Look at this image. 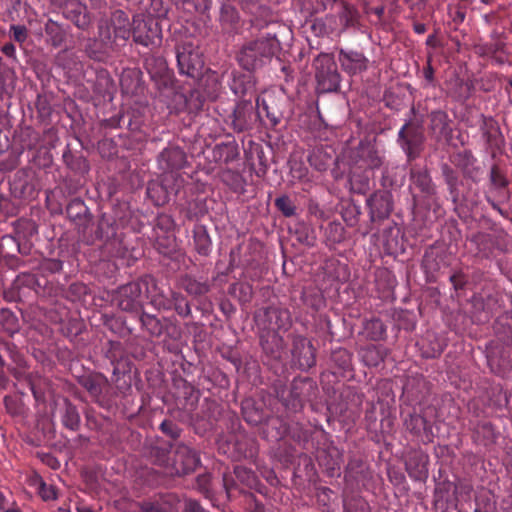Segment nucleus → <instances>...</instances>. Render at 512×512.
<instances>
[{
  "mask_svg": "<svg viewBox=\"0 0 512 512\" xmlns=\"http://www.w3.org/2000/svg\"><path fill=\"white\" fill-rule=\"evenodd\" d=\"M280 41L276 34L268 33L245 44L238 54V62L241 67L251 72L262 68L271 62L272 58L280 51Z\"/></svg>",
  "mask_w": 512,
  "mask_h": 512,
  "instance_id": "1",
  "label": "nucleus"
},
{
  "mask_svg": "<svg viewBox=\"0 0 512 512\" xmlns=\"http://www.w3.org/2000/svg\"><path fill=\"white\" fill-rule=\"evenodd\" d=\"M157 289V281L145 275L136 281L118 287L112 294V303L125 312H138L143 308L144 298Z\"/></svg>",
  "mask_w": 512,
  "mask_h": 512,
  "instance_id": "2",
  "label": "nucleus"
},
{
  "mask_svg": "<svg viewBox=\"0 0 512 512\" xmlns=\"http://www.w3.org/2000/svg\"><path fill=\"white\" fill-rule=\"evenodd\" d=\"M131 36L135 44L153 49L161 45L162 29L152 16L136 14L132 18Z\"/></svg>",
  "mask_w": 512,
  "mask_h": 512,
  "instance_id": "3",
  "label": "nucleus"
},
{
  "mask_svg": "<svg viewBox=\"0 0 512 512\" xmlns=\"http://www.w3.org/2000/svg\"><path fill=\"white\" fill-rule=\"evenodd\" d=\"M314 388V383L308 378L294 379L290 388H277L276 395L289 413H296L302 410Z\"/></svg>",
  "mask_w": 512,
  "mask_h": 512,
  "instance_id": "4",
  "label": "nucleus"
},
{
  "mask_svg": "<svg viewBox=\"0 0 512 512\" xmlns=\"http://www.w3.org/2000/svg\"><path fill=\"white\" fill-rule=\"evenodd\" d=\"M176 58L179 73L198 79L204 69V60L199 48L190 40L176 45Z\"/></svg>",
  "mask_w": 512,
  "mask_h": 512,
  "instance_id": "5",
  "label": "nucleus"
},
{
  "mask_svg": "<svg viewBox=\"0 0 512 512\" xmlns=\"http://www.w3.org/2000/svg\"><path fill=\"white\" fill-rule=\"evenodd\" d=\"M317 90L321 93L335 92L340 87V75L333 57L320 54L314 60Z\"/></svg>",
  "mask_w": 512,
  "mask_h": 512,
  "instance_id": "6",
  "label": "nucleus"
},
{
  "mask_svg": "<svg viewBox=\"0 0 512 512\" xmlns=\"http://www.w3.org/2000/svg\"><path fill=\"white\" fill-rule=\"evenodd\" d=\"M78 383L100 407H110L111 385L104 374L99 372L84 374L78 378Z\"/></svg>",
  "mask_w": 512,
  "mask_h": 512,
  "instance_id": "7",
  "label": "nucleus"
},
{
  "mask_svg": "<svg viewBox=\"0 0 512 512\" xmlns=\"http://www.w3.org/2000/svg\"><path fill=\"white\" fill-rule=\"evenodd\" d=\"M397 141L406 154L407 161H414L424 148L425 136L422 127L411 121L406 122L398 132Z\"/></svg>",
  "mask_w": 512,
  "mask_h": 512,
  "instance_id": "8",
  "label": "nucleus"
},
{
  "mask_svg": "<svg viewBox=\"0 0 512 512\" xmlns=\"http://www.w3.org/2000/svg\"><path fill=\"white\" fill-rule=\"evenodd\" d=\"M111 26L113 28L114 33V40H122L123 42H126L132 33V23H130L128 14L123 10H115L111 14ZM100 29V37L102 38V41L104 42L105 48L104 53H107L109 50L114 51L115 47V41L111 40V33L109 29L107 28L105 31L102 27Z\"/></svg>",
  "mask_w": 512,
  "mask_h": 512,
  "instance_id": "9",
  "label": "nucleus"
},
{
  "mask_svg": "<svg viewBox=\"0 0 512 512\" xmlns=\"http://www.w3.org/2000/svg\"><path fill=\"white\" fill-rule=\"evenodd\" d=\"M201 464L200 456L191 447L180 443L176 446L169 469L170 476H184L193 473Z\"/></svg>",
  "mask_w": 512,
  "mask_h": 512,
  "instance_id": "10",
  "label": "nucleus"
},
{
  "mask_svg": "<svg viewBox=\"0 0 512 512\" xmlns=\"http://www.w3.org/2000/svg\"><path fill=\"white\" fill-rule=\"evenodd\" d=\"M351 162L374 173L385 163V152L371 142L361 141L352 152Z\"/></svg>",
  "mask_w": 512,
  "mask_h": 512,
  "instance_id": "11",
  "label": "nucleus"
},
{
  "mask_svg": "<svg viewBox=\"0 0 512 512\" xmlns=\"http://www.w3.org/2000/svg\"><path fill=\"white\" fill-rule=\"evenodd\" d=\"M259 112L251 101H240L231 115V126L235 132H244L254 128L259 120Z\"/></svg>",
  "mask_w": 512,
  "mask_h": 512,
  "instance_id": "12",
  "label": "nucleus"
},
{
  "mask_svg": "<svg viewBox=\"0 0 512 512\" xmlns=\"http://www.w3.org/2000/svg\"><path fill=\"white\" fill-rule=\"evenodd\" d=\"M183 180L175 178L172 180L168 175H164L162 182L150 181L147 185L146 193L155 206H163L169 201L171 193L177 194Z\"/></svg>",
  "mask_w": 512,
  "mask_h": 512,
  "instance_id": "13",
  "label": "nucleus"
},
{
  "mask_svg": "<svg viewBox=\"0 0 512 512\" xmlns=\"http://www.w3.org/2000/svg\"><path fill=\"white\" fill-rule=\"evenodd\" d=\"M291 354L292 361L301 370H308L316 363L315 348L304 336L293 337Z\"/></svg>",
  "mask_w": 512,
  "mask_h": 512,
  "instance_id": "14",
  "label": "nucleus"
},
{
  "mask_svg": "<svg viewBox=\"0 0 512 512\" xmlns=\"http://www.w3.org/2000/svg\"><path fill=\"white\" fill-rule=\"evenodd\" d=\"M158 161L160 168L164 171V175H168L172 180H175V178L183 180L178 171L185 166L187 159L185 152L181 148L168 147L164 149L160 153Z\"/></svg>",
  "mask_w": 512,
  "mask_h": 512,
  "instance_id": "15",
  "label": "nucleus"
},
{
  "mask_svg": "<svg viewBox=\"0 0 512 512\" xmlns=\"http://www.w3.org/2000/svg\"><path fill=\"white\" fill-rule=\"evenodd\" d=\"M369 215L372 222L387 219L393 210V196L390 192L379 190L367 199Z\"/></svg>",
  "mask_w": 512,
  "mask_h": 512,
  "instance_id": "16",
  "label": "nucleus"
},
{
  "mask_svg": "<svg viewBox=\"0 0 512 512\" xmlns=\"http://www.w3.org/2000/svg\"><path fill=\"white\" fill-rule=\"evenodd\" d=\"M144 67L158 88H167L172 85V74L163 57L154 55L147 57Z\"/></svg>",
  "mask_w": 512,
  "mask_h": 512,
  "instance_id": "17",
  "label": "nucleus"
},
{
  "mask_svg": "<svg viewBox=\"0 0 512 512\" xmlns=\"http://www.w3.org/2000/svg\"><path fill=\"white\" fill-rule=\"evenodd\" d=\"M62 15L80 30H87L92 21L88 7L79 0L66 1L62 6Z\"/></svg>",
  "mask_w": 512,
  "mask_h": 512,
  "instance_id": "18",
  "label": "nucleus"
},
{
  "mask_svg": "<svg viewBox=\"0 0 512 512\" xmlns=\"http://www.w3.org/2000/svg\"><path fill=\"white\" fill-rule=\"evenodd\" d=\"M410 189H418L425 198H430L436 193V186L432 181L426 167L414 165L410 169Z\"/></svg>",
  "mask_w": 512,
  "mask_h": 512,
  "instance_id": "19",
  "label": "nucleus"
},
{
  "mask_svg": "<svg viewBox=\"0 0 512 512\" xmlns=\"http://www.w3.org/2000/svg\"><path fill=\"white\" fill-rule=\"evenodd\" d=\"M429 457L421 451L409 454L405 467L408 475L416 481H425L428 477Z\"/></svg>",
  "mask_w": 512,
  "mask_h": 512,
  "instance_id": "20",
  "label": "nucleus"
},
{
  "mask_svg": "<svg viewBox=\"0 0 512 512\" xmlns=\"http://www.w3.org/2000/svg\"><path fill=\"white\" fill-rule=\"evenodd\" d=\"M82 234V238L87 244H94L96 240L107 243L116 238L117 227L114 221L104 214L98 220L94 235L87 236L85 230Z\"/></svg>",
  "mask_w": 512,
  "mask_h": 512,
  "instance_id": "21",
  "label": "nucleus"
},
{
  "mask_svg": "<svg viewBox=\"0 0 512 512\" xmlns=\"http://www.w3.org/2000/svg\"><path fill=\"white\" fill-rule=\"evenodd\" d=\"M268 327L272 330L287 331L292 325L289 309L280 306H269L264 310Z\"/></svg>",
  "mask_w": 512,
  "mask_h": 512,
  "instance_id": "22",
  "label": "nucleus"
},
{
  "mask_svg": "<svg viewBox=\"0 0 512 512\" xmlns=\"http://www.w3.org/2000/svg\"><path fill=\"white\" fill-rule=\"evenodd\" d=\"M374 178V173L370 169L361 168L351 162L349 183L350 188L354 193L365 194L370 190V183Z\"/></svg>",
  "mask_w": 512,
  "mask_h": 512,
  "instance_id": "23",
  "label": "nucleus"
},
{
  "mask_svg": "<svg viewBox=\"0 0 512 512\" xmlns=\"http://www.w3.org/2000/svg\"><path fill=\"white\" fill-rule=\"evenodd\" d=\"M429 129L437 139H448L451 137V120L446 111L434 110L429 114Z\"/></svg>",
  "mask_w": 512,
  "mask_h": 512,
  "instance_id": "24",
  "label": "nucleus"
},
{
  "mask_svg": "<svg viewBox=\"0 0 512 512\" xmlns=\"http://www.w3.org/2000/svg\"><path fill=\"white\" fill-rule=\"evenodd\" d=\"M66 213L69 219L79 226V231L82 233L92 220L88 207L80 198H74L68 203Z\"/></svg>",
  "mask_w": 512,
  "mask_h": 512,
  "instance_id": "25",
  "label": "nucleus"
},
{
  "mask_svg": "<svg viewBox=\"0 0 512 512\" xmlns=\"http://www.w3.org/2000/svg\"><path fill=\"white\" fill-rule=\"evenodd\" d=\"M339 62L343 70L349 74L355 75L367 70L368 59L363 53L357 51H344L339 53Z\"/></svg>",
  "mask_w": 512,
  "mask_h": 512,
  "instance_id": "26",
  "label": "nucleus"
},
{
  "mask_svg": "<svg viewBox=\"0 0 512 512\" xmlns=\"http://www.w3.org/2000/svg\"><path fill=\"white\" fill-rule=\"evenodd\" d=\"M404 426L413 435H423L425 442H431L433 439L432 426L420 414L415 412L407 414L404 418Z\"/></svg>",
  "mask_w": 512,
  "mask_h": 512,
  "instance_id": "27",
  "label": "nucleus"
},
{
  "mask_svg": "<svg viewBox=\"0 0 512 512\" xmlns=\"http://www.w3.org/2000/svg\"><path fill=\"white\" fill-rule=\"evenodd\" d=\"M239 157V146L235 140L216 144L211 151V159L219 165L230 164Z\"/></svg>",
  "mask_w": 512,
  "mask_h": 512,
  "instance_id": "28",
  "label": "nucleus"
},
{
  "mask_svg": "<svg viewBox=\"0 0 512 512\" xmlns=\"http://www.w3.org/2000/svg\"><path fill=\"white\" fill-rule=\"evenodd\" d=\"M472 242L476 245L477 254L483 258L494 256L495 250H503L498 238L492 234L478 233L473 236Z\"/></svg>",
  "mask_w": 512,
  "mask_h": 512,
  "instance_id": "29",
  "label": "nucleus"
},
{
  "mask_svg": "<svg viewBox=\"0 0 512 512\" xmlns=\"http://www.w3.org/2000/svg\"><path fill=\"white\" fill-rule=\"evenodd\" d=\"M387 354V349L381 345L369 344L359 350L361 361L368 367L378 366L384 361Z\"/></svg>",
  "mask_w": 512,
  "mask_h": 512,
  "instance_id": "30",
  "label": "nucleus"
},
{
  "mask_svg": "<svg viewBox=\"0 0 512 512\" xmlns=\"http://www.w3.org/2000/svg\"><path fill=\"white\" fill-rule=\"evenodd\" d=\"M13 288L18 292V296L21 297L26 296L31 291L38 294L42 285L39 283L36 275L31 273H22L18 275L13 282Z\"/></svg>",
  "mask_w": 512,
  "mask_h": 512,
  "instance_id": "31",
  "label": "nucleus"
},
{
  "mask_svg": "<svg viewBox=\"0 0 512 512\" xmlns=\"http://www.w3.org/2000/svg\"><path fill=\"white\" fill-rule=\"evenodd\" d=\"M47 42L54 48L62 46L67 37V29L60 23L48 19L44 25Z\"/></svg>",
  "mask_w": 512,
  "mask_h": 512,
  "instance_id": "32",
  "label": "nucleus"
},
{
  "mask_svg": "<svg viewBox=\"0 0 512 512\" xmlns=\"http://www.w3.org/2000/svg\"><path fill=\"white\" fill-rule=\"evenodd\" d=\"M193 242L198 254L208 256L211 252L212 241L204 225H195L193 228Z\"/></svg>",
  "mask_w": 512,
  "mask_h": 512,
  "instance_id": "33",
  "label": "nucleus"
},
{
  "mask_svg": "<svg viewBox=\"0 0 512 512\" xmlns=\"http://www.w3.org/2000/svg\"><path fill=\"white\" fill-rule=\"evenodd\" d=\"M230 88L237 96H245L254 89L253 76L250 73H232Z\"/></svg>",
  "mask_w": 512,
  "mask_h": 512,
  "instance_id": "34",
  "label": "nucleus"
},
{
  "mask_svg": "<svg viewBox=\"0 0 512 512\" xmlns=\"http://www.w3.org/2000/svg\"><path fill=\"white\" fill-rule=\"evenodd\" d=\"M61 422L65 428L71 431H77L80 428L81 418L78 409L67 399L61 413Z\"/></svg>",
  "mask_w": 512,
  "mask_h": 512,
  "instance_id": "35",
  "label": "nucleus"
},
{
  "mask_svg": "<svg viewBox=\"0 0 512 512\" xmlns=\"http://www.w3.org/2000/svg\"><path fill=\"white\" fill-rule=\"evenodd\" d=\"M482 123L480 130L485 141L490 146H498V136L500 135V129L497 122L492 117L481 115Z\"/></svg>",
  "mask_w": 512,
  "mask_h": 512,
  "instance_id": "36",
  "label": "nucleus"
},
{
  "mask_svg": "<svg viewBox=\"0 0 512 512\" xmlns=\"http://www.w3.org/2000/svg\"><path fill=\"white\" fill-rule=\"evenodd\" d=\"M178 397L185 400L183 405L185 410H193L199 400L198 390L186 380H180Z\"/></svg>",
  "mask_w": 512,
  "mask_h": 512,
  "instance_id": "37",
  "label": "nucleus"
},
{
  "mask_svg": "<svg viewBox=\"0 0 512 512\" xmlns=\"http://www.w3.org/2000/svg\"><path fill=\"white\" fill-rule=\"evenodd\" d=\"M242 415L244 420L253 426H256L265 418L264 412L255 406V402L252 399H246L242 402Z\"/></svg>",
  "mask_w": 512,
  "mask_h": 512,
  "instance_id": "38",
  "label": "nucleus"
},
{
  "mask_svg": "<svg viewBox=\"0 0 512 512\" xmlns=\"http://www.w3.org/2000/svg\"><path fill=\"white\" fill-rule=\"evenodd\" d=\"M181 287L192 296H202L210 290L208 282L199 281L190 275L181 278Z\"/></svg>",
  "mask_w": 512,
  "mask_h": 512,
  "instance_id": "39",
  "label": "nucleus"
},
{
  "mask_svg": "<svg viewBox=\"0 0 512 512\" xmlns=\"http://www.w3.org/2000/svg\"><path fill=\"white\" fill-rule=\"evenodd\" d=\"M141 326L151 337H160L164 332L162 321L155 315L142 312L140 315Z\"/></svg>",
  "mask_w": 512,
  "mask_h": 512,
  "instance_id": "40",
  "label": "nucleus"
},
{
  "mask_svg": "<svg viewBox=\"0 0 512 512\" xmlns=\"http://www.w3.org/2000/svg\"><path fill=\"white\" fill-rule=\"evenodd\" d=\"M444 181L448 187L449 194L453 203H457L459 199L458 175L456 171L448 164H444L441 168Z\"/></svg>",
  "mask_w": 512,
  "mask_h": 512,
  "instance_id": "41",
  "label": "nucleus"
},
{
  "mask_svg": "<svg viewBox=\"0 0 512 512\" xmlns=\"http://www.w3.org/2000/svg\"><path fill=\"white\" fill-rule=\"evenodd\" d=\"M181 213L189 221L198 220L206 213L205 204L202 200L194 199L188 201L185 206L181 208Z\"/></svg>",
  "mask_w": 512,
  "mask_h": 512,
  "instance_id": "42",
  "label": "nucleus"
},
{
  "mask_svg": "<svg viewBox=\"0 0 512 512\" xmlns=\"http://www.w3.org/2000/svg\"><path fill=\"white\" fill-rule=\"evenodd\" d=\"M231 296L238 298L240 303H249L253 298V287L247 282L234 283L229 288Z\"/></svg>",
  "mask_w": 512,
  "mask_h": 512,
  "instance_id": "43",
  "label": "nucleus"
},
{
  "mask_svg": "<svg viewBox=\"0 0 512 512\" xmlns=\"http://www.w3.org/2000/svg\"><path fill=\"white\" fill-rule=\"evenodd\" d=\"M169 449L161 446H151L149 450V456L154 464L162 466L166 469V473L169 475V469L171 463H169Z\"/></svg>",
  "mask_w": 512,
  "mask_h": 512,
  "instance_id": "44",
  "label": "nucleus"
},
{
  "mask_svg": "<svg viewBox=\"0 0 512 512\" xmlns=\"http://www.w3.org/2000/svg\"><path fill=\"white\" fill-rule=\"evenodd\" d=\"M152 290V293L149 295H146V298L150 299V303L153 307H155L158 310H171L172 309V302L173 297L172 294L170 297H167L164 295L162 291L157 287L156 290Z\"/></svg>",
  "mask_w": 512,
  "mask_h": 512,
  "instance_id": "45",
  "label": "nucleus"
},
{
  "mask_svg": "<svg viewBox=\"0 0 512 512\" xmlns=\"http://www.w3.org/2000/svg\"><path fill=\"white\" fill-rule=\"evenodd\" d=\"M269 340H262L261 345L265 353L270 354L272 358L278 359L281 357L283 339L277 333H273Z\"/></svg>",
  "mask_w": 512,
  "mask_h": 512,
  "instance_id": "46",
  "label": "nucleus"
},
{
  "mask_svg": "<svg viewBox=\"0 0 512 512\" xmlns=\"http://www.w3.org/2000/svg\"><path fill=\"white\" fill-rule=\"evenodd\" d=\"M0 323L3 330L13 335L19 330V322L17 316L9 309H1Z\"/></svg>",
  "mask_w": 512,
  "mask_h": 512,
  "instance_id": "47",
  "label": "nucleus"
},
{
  "mask_svg": "<svg viewBox=\"0 0 512 512\" xmlns=\"http://www.w3.org/2000/svg\"><path fill=\"white\" fill-rule=\"evenodd\" d=\"M234 474L236 479L248 488H255L258 483L256 474L244 466H236Z\"/></svg>",
  "mask_w": 512,
  "mask_h": 512,
  "instance_id": "48",
  "label": "nucleus"
},
{
  "mask_svg": "<svg viewBox=\"0 0 512 512\" xmlns=\"http://www.w3.org/2000/svg\"><path fill=\"white\" fill-rule=\"evenodd\" d=\"M331 360L340 370L347 371L351 368L352 355L348 350L339 348L333 351Z\"/></svg>",
  "mask_w": 512,
  "mask_h": 512,
  "instance_id": "49",
  "label": "nucleus"
},
{
  "mask_svg": "<svg viewBox=\"0 0 512 512\" xmlns=\"http://www.w3.org/2000/svg\"><path fill=\"white\" fill-rule=\"evenodd\" d=\"M179 97L183 100L184 107L190 112H197L203 108L204 98L199 91L194 90L188 96L181 94Z\"/></svg>",
  "mask_w": 512,
  "mask_h": 512,
  "instance_id": "50",
  "label": "nucleus"
},
{
  "mask_svg": "<svg viewBox=\"0 0 512 512\" xmlns=\"http://www.w3.org/2000/svg\"><path fill=\"white\" fill-rule=\"evenodd\" d=\"M340 21L345 28L355 27L359 21V13L357 9L347 3H344L340 13Z\"/></svg>",
  "mask_w": 512,
  "mask_h": 512,
  "instance_id": "51",
  "label": "nucleus"
},
{
  "mask_svg": "<svg viewBox=\"0 0 512 512\" xmlns=\"http://www.w3.org/2000/svg\"><path fill=\"white\" fill-rule=\"evenodd\" d=\"M219 20L223 27H232L238 21V12L232 5L224 3L220 9Z\"/></svg>",
  "mask_w": 512,
  "mask_h": 512,
  "instance_id": "52",
  "label": "nucleus"
},
{
  "mask_svg": "<svg viewBox=\"0 0 512 512\" xmlns=\"http://www.w3.org/2000/svg\"><path fill=\"white\" fill-rule=\"evenodd\" d=\"M172 297V308L177 312V314L184 318L189 317L191 315V307L184 295L179 292L172 291Z\"/></svg>",
  "mask_w": 512,
  "mask_h": 512,
  "instance_id": "53",
  "label": "nucleus"
},
{
  "mask_svg": "<svg viewBox=\"0 0 512 512\" xmlns=\"http://www.w3.org/2000/svg\"><path fill=\"white\" fill-rule=\"evenodd\" d=\"M275 207L285 217H292L296 214L297 207L294 201L287 195L277 197L274 201Z\"/></svg>",
  "mask_w": 512,
  "mask_h": 512,
  "instance_id": "54",
  "label": "nucleus"
},
{
  "mask_svg": "<svg viewBox=\"0 0 512 512\" xmlns=\"http://www.w3.org/2000/svg\"><path fill=\"white\" fill-rule=\"evenodd\" d=\"M365 330L371 340H380L386 333V328L379 319H372L365 325Z\"/></svg>",
  "mask_w": 512,
  "mask_h": 512,
  "instance_id": "55",
  "label": "nucleus"
},
{
  "mask_svg": "<svg viewBox=\"0 0 512 512\" xmlns=\"http://www.w3.org/2000/svg\"><path fill=\"white\" fill-rule=\"evenodd\" d=\"M235 449L239 458H253L256 453L253 442L246 438L236 440Z\"/></svg>",
  "mask_w": 512,
  "mask_h": 512,
  "instance_id": "56",
  "label": "nucleus"
},
{
  "mask_svg": "<svg viewBox=\"0 0 512 512\" xmlns=\"http://www.w3.org/2000/svg\"><path fill=\"white\" fill-rule=\"evenodd\" d=\"M297 240L306 245V246H314L316 237L313 231L305 224H300L295 231Z\"/></svg>",
  "mask_w": 512,
  "mask_h": 512,
  "instance_id": "57",
  "label": "nucleus"
},
{
  "mask_svg": "<svg viewBox=\"0 0 512 512\" xmlns=\"http://www.w3.org/2000/svg\"><path fill=\"white\" fill-rule=\"evenodd\" d=\"M490 182L496 189L507 188L509 182L505 174L500 170L497 165H493L490 170Z\"/></svg>",
  "mask_w": 512,
  "mask_h": 512,
  "instance_id": "58",
  "label": "nucleus"
},
{
  "mask_svg": "<svg viewBox=\"0 0 512 512\" xmlns=\"http://www.w3.org/2000/svg\"><path fill=\"white\" fill-rule=\"evenodd\" d=\"M141 512H170V507L165 501H144L140 504Z\"/></svg>",
  "mask_w": 512,
  "mask_h": 512,
  "instance_id": "59",
  "label": "nucleus"
},
{
  "mask_svg": "<svg viewBox=\"0 0 512 512\" xmlns=\"http://www.w3.org/2000/svg\"><path fill=\"white\" fill-rule=\"evenodd\" d=\"M88 287L86 284L81 282L72 283L68 289V298L71 301H79L88 294Z\"/></svg>",
  "mask_w": 512,
  "mask_h": 512,
  "instance_id": "60",
  "label": "nucleus"
},
{
  "mask_svg": "<svg viewBox=\"0 0 512 512\" xmlns=\"http://www.w3.org/2000/svg\"><path fill=\"white\" fill-rule=\"evenodd\" d=\"M344 227L340 223H329L326 228L328 239L333 243H340L344 240Z\"/></svg>",
  "mask_w": 512,
  "mask_h": 512,
  "instance_id": "61",
  "label": "nucleus"
},
{
  "mask_svg": "<svg viewBox=\"0 0 512 512\" xmlns=\"http://www.w3.org/2000/svg\"><path fill=\"white\" fill-rule=\"evenodd\" d=\"M329 161H332L330 156L322 155L320 152H314L313 155L309 157V162L311 166L315 167L318 171H325L329 167Z\"/></svg>",
  "mask_w": 512,
  "mask_h": 512,
  "instance_id": "62",
  "label": "nucleus"
},
{
  "mask_svg": "<svg viewBox=\"0 0 512 512\" xmlns=\"http://www.w3.org/2000/svg\"><path fill=\"white\" fill-rule=\"evenodd\" d=\"M159 428L163 434L172 439H177L181 435L179 426L170 419L163 420Z\"/></svg>",
  "mask_w": 512,
  "mask_h": 512,
  "instance_id": "63",
  "label": "nucleus"
},
{
  "mask_svg": "<svg viewBox=\"0 0 512 512\" xmlns=\"http://www.w3.org/2000/svg\"><path fill=\"white\" fill-rule=\"evenodd\" d=\"M10 37L22 45L28 39V29L24 25H11L9 29Z\"/></svg>",
  "mask_w": 512,
  "mask_h": 512,
  "instance_id": "64",
  "label": "nucleus"
}]
</instances>
